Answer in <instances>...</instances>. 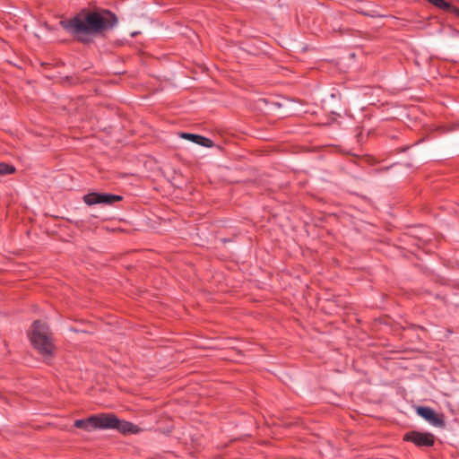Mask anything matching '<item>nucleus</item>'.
<instances>
[{
  "instance_id": "11",
  "label": "nucleus",
  "mask_w": 459,
  "mask_h": 459,
  "mask_svg": "<svg viewBox=\"0 0 459 459\" xmlns=\"http://www.w3.org/2000/svg\"><path fill=\"white\" fill-rule=\"evenodd\" d=\"M15 171V168L12 165L0 162V175H9Z\"/></svg>"
},
{
  "instance_id": "1",
  "label": "nucleus",
  "mask_w": 459,
  "mask_h": 459,
  "mask_svg": "<svg viewBox=\"0 0 459 459\" xmlns=\"http://www.w3.org/2000/svg\"><path fill=\"white\" fill-rule=\"evenodd\" d=\"M118 22L117 15L104 8L82 9L70 19L60 21V26L78 41L90 44L91 35L102 34L114 29Z\"/></svg>"
},
{
  "instance_id": "8",
  "label": "nucleus",
  "mask_w": 459,
  "mask_h": 459,
  "mask_svg": "<svg viewBox=\"0 0 459 459\" xmlns=\"http://www.w3.org/2000/svg\"><path fill=\"white\" fill-rule=\"evenodd\" d=\"M122 434H135L140 431V428L129 421L121 420L118 419V423L116 424V429Z\"/></svg>"
},
{
  "instance_id": "7",
  "label": "nucleus",
  "mask_w": 459,
  "mask_h": 459,
  "mask_svg": "<svg viewBox=\"0 0 459 459\" xmlns=\"http://www.w3.org/2000/svg\"><path fill=\"white\" fill-rule=\"evenodd\" d=\"M181 137L184 139H187L196 144H199L201 146L204 147H212L213 146V142L200 134H189V133H182Z\"/></svg>"
},
{
  "instance_id": "4",
  "label": "nucleus",
  "mask_w": 459,
  "mask_h": 459,
  "mask_svg": "<svg viewBox=\"0 0 459 459\" xmlns=\"http://www.w3.org/2000/svg\"><path fill=\"white\" fill-rule=\"evenodd\" d=\"M435 436L429 432L411 430L404 434L403 440L413 443L418 447H431L435 444Z\"/></svg>"
},
{
  "instance_id": "9",
  "label": "nucleus",
  "mask_w": 459,
  "mask_h": 459,
  "mask_svg": "<svg viewBox=\"0 0 459 459\" xmlns=\"http://www.w3.org/2000/svg\"><path fill=\"white\" fill-rule=\"evenodd\" d=\"M74 426L77 429H81L88 432L95 430L96 425L94 415H91L87 419L76 420L74 423Z\"/></svg>"
},
{
  "instance_id": "6",
  "label": "nucleus",
  "mask_w": 459,
  "mask_h": 459,
  "mask_svg": "<svg viewBox=\"0 0 459 459\" xmlns=\"http://www.w3.org/2000/svg\"><path fill=\"white\" fill-rule=\"evenodd\" d=\"M416 411L418 415L425 419L433 426L443 427L445 424L444 420L430 407L419 406L417 407Z\"/></svg>"
},
{
  "instance_id": "5",
  "label": "nucleus",
  "mask_w": 459,
  "mask_h": 459,
  "mask_svg": "<svg viewBox=\"0 0 459 459\" xmlns=\"http://www.w3.org/2000/svg\"><path fill=\"white\" fill-rule=\"evenodd\" d=\"M96 429H115L118 418L113 413H101L94 415Z\"/></svg>"
},
{
  "instance_id": "3",
  "label": "nucleus",
  "mask_w": 459,
  "mask_h": 459,
  "mask_svg": "<svg viewBox=\"0 0 459 459\" xmlns=\"http://www.w3.org/2000/svg\"><path fill=\"white\" fill-rule=\"evenodd\" d=\"M82 199L89 206L95 204L112 205L117 202H120L123 197L114 194L91 192L85 195Z\"/></svg>"
},
{
  "instance_id": "2",
  "label": "nucleus",
  "mask_w": 459,
  "mask_h": 459,
  "mask_svg": "<svg viewBox=\"0 0 459 459\" xmlns=\"http://www.w3.org/2000/svg\"><path fill=\"white\" fill-rule=\"evenodd\" d=\"M30 339L34 349H36L45 359H49L53 357L55 345L49 328L45 323L39 320L33 322Z\"/></svg>"
},
{
  "instance_id": "12",
  "label": "nucleus",
  "mask_w": 459,
  "mask_h": 459,
  "mask_svg": "<svg viewBox=\"0 0 459 459\" xmlns=\"http://www.w3.org/2000/svg\"><path fill=\"white\" fill-rule=\"evenodd\" d=\"M443 10L451 13L459 18V8L451 4L450 3H448V7H444Z\"/></svg>"
},
{
  "instance_id": "10",
  "label": "nucleus",
  "mask_w": 459,
  "mask_h": 459,
  "mask_svg": "<svg viewBox=\"0 0 459 459\" xmlns=\"http://www.w3.org/2000/svg\"><path fill=\"white\" fill-rule=\"evenodd\" d=\"M365 3L363 1H356L353 3V10L356 11L359 13H361L365 16L368 17H379L380 15L377 14L375 11H368L365 8Z\"/></svg>"
}]
</instances>
